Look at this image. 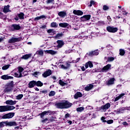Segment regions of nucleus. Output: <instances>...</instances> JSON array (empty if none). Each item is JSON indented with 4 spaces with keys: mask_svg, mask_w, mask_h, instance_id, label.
I'll use <instances>...</instances> for the list:
<instances>
[{
    "mask_svg": "<svg viewBox=\"0 0 130 130\" xmlns=\"http://www.w3.org/2000/svg\"><path fill=\"white\" fill-rule=\"evenodd\" d=\"M14 77L16 78H22V77H24V75L22 73H20L19 71L14 73Z\"/></svg>",
    "mask_w": 130,
    "mask_h": 130,
    "instance_id": "412c9836",
    "label": "nucleus"
},
{
    "mask_svg": "<svg viewBox=\"0 0 130 130\" xmlns=\"http://www.w3.org/2000/svg\"><path fill=\"white\" fill-rule=\"evenodd\" d=\"M99 24H100V25H104V24H105L104 23V21H99Z\"/></svg>",
    "mask_w": 130,
    "mask_h": 130,
    "instance_id": "6e6d98bb",
    "label": "nucleus"
},
{
    "mask_svg": "<svg viewBox=\"0 0 130 130\" xmlns=\"http://www.w3.org/2000/svg\"><path fill=\"white\" fill-rule=\"evenodd\" d=\"M68 117H70V114L67 113L65 115V118H68Z\"/></svg>",
    "mask_w": 130,
    "mask_h": 130,
    "instance_id": "13d9d810",
    "label": "nucleus"
},
{
    "mask_svg": "<svg viewBox=\"0 0 130 130\" xmlns=\"http://www.w3.org/2000/svg\"><path fill=\"white\" fill-rule=\"evenodd\" d=\"M31 56H32V54H27L22 56L20 58L21 59L27 60L29 59Z\"/></svg>",
    "mask_w": 130,
    "mask_h": 130,
    "instance_id": "6ab92c4d",
    "label": "nucleus"
},
{
    "mask_svg": "<svg viewBox=\"0 0 130 130\" xmlns=\"http://www.w3.org/2000/svg\"><path fill=\"white\" fill-rule=\"evenodd\" d=\"M3 122V125H5V124H6V125H8V126H15L16 125H18V124L15 121H12V122L5 121Z\"/></svg>",
    "mask_w": 130,
    "mask_h": 130,
    "instance_id": "0eeeda50",
    "label": "nucleus"
},
{
    "mask_svg": "<svg viewBox=\"0 0 130 130\" xmlns=\"http://www.w3.org/2000/svg\"><path fill=\"white\" fill-rule=\"evenodd\" d=\"M73 105L72 103H70L68 101H65L61 103H58L56 104V106L58 108H69Z\"/></svg>",
    "mask_w": 130,
    "mask_h": 130,
    "instance_id": "f257e3e1",
    "label": "nucleus"
},
{
    "mask_svg": "<svg viewBox=\"0 0 130 130\" xmlns=\"http://www.w3.org/2000/svg\"><path fill=\"white\" fill-rule=\"evenodd\" d=\"M57 43L58 45L57 46V48H61L62 46L64 45V43H63V41L58 40L57 41Z\"/></svg>",
    "mask_w": 130,
    "mask_h": 130,
    "instance_id": "f3484780",
    "label": "nucleus"
},
{
    "mask_svg": "<svg viewBox=\"0 0 130 130\" xmlns=\"http://www.w3.org/2000/svg\"><path fill=\"white\" fill-rule=\"evenodd\" d=\"M80 58H78L76 60L74 61V62H79V61H80Z\"/></svg>",
    "mask_w": 130,
    "mask_h": 130,
    "instance_id": "680f3d73",
    "label": "nucleus"
},
{
    "mask_svg": "<svg viewBox=\"0 0 130 130\" xmlns=\"http://www.w3.org/2000/svg\"><path fill=\"white\" fill-rule=\"evenodd\" d=\"M84 109H85L84 107H81L79 108H77L76 110L77 112H82V111H84Z\"/></svg>",
    "mask_w": 130,
    "mask_h": 130,
    "instance_id": "e433bc0d",
    "label": "nucleus"
},
{
    "mask_svg": "<svg viewBox=\"0 0 130 130\" xmlns=\"http://www.w3.org/2000/svg\"><path fill=\"white\" fill-rule=\"evenodd\" d=\"M21 27L19 24H13L11 26L12 31H15V30H20Z\"/></svg>",
    "mask_w": 130,
    "mask_h": 130,
    "instance_id": "ddd939ff",
    "label": "nucleus"
},
{
    "mask_svg": "<svg viewBox=\"0 0 130 130\" xmlns=\"http://www.w3.org/2000/svg\"><path fill=\"white\" fill-rule=\"evenodd\" d=\"M70 82V80H67V81L63 82L61 80H59V84L60 85V86H62V87H63V86H68L69 85V82Z\"/></svg>",
    "mask_w": 130,
    "mask_h": 130,
    "instance_id": "4468645a",
    "label": "nucleus"
},
{
    "mask_svg": "<svg viewBox=\"0 0 130 130\" xmlns=\"http://www.w3.org/2000/svg\"><path fill=\"white\" fill-rule=\"evenodd\" d=\"M1 79H2V80H13L14 77L10 76L9 75H4L1 76Z\"/></svg>",
    "mask_w": 130,
    "mask_h": 130,
    "instance_id": "f8f14e48",
    "label": "nucleus"
},
{
    "mask_svg": "<svg viewBox=\"0 0 130 130\" xmlns=\"http://www.w3.org/2000/svg\"><path fill=\"white\" fill-rule=\"evenodd\" d=\"M47 120H48V118H45V119L43 120L42 121V122H46V121H47Z\"/></svg>",
    "mask_w": 130,
    "mask_h": 130,
    "instance_id": "e2e57ef3",
    "label": "nucleus"
},
{
    "mask_svg": "<svg viewBox=\"0 0 130 130\" xmlns=\"http://www.w3.org/2000/svg\"><path fill=\"white\" fill-rule=\"evenodd\" d=\"M121 12V13H123L122 15H123V16H124V15L126 14V13H125V11L124 8H122Z\"/></svg>",
    "mask_w": 130,
    "mask_h": 130,
    "instance_id": "864d4df0",
    "label": "nucleus"
},
{
    "mask_svg": "<svg viewBox=\"0 0 130 130\" xmlns=\"http://www.w3.org/2000/svg\"><path fill=\"white\" fill-rule=\"evenodd\" d=\"M41 28H42V29H45V28H46V25H42Z\"/></svg>",
    "mask_w": 130,
    "mask_h": 130,
    "instance_id": "774afa93",
    "label": "nucleus"
},
{
    "mask_svg": "<svg viewBox=\"0 0 130 130\" xmlns=\"http://www.w3.org/2000/svg\"><path fill=\"white\" fill-rule=\"evenodd\" d=\"M23 71H24V69L22 67L18 68V72H19L20 74H22V73L23 72Z\"/></svg>",
    "mask_w": 130,
    "mask_h": 130,
    "instance_id": "a18cd8bd",
    "label": "nucleus"
},
{
    "mask_svg": "<svg viewBox=\"0 0 130 130\" xmlns=\"http://www.w3.org/2000/svg\"><path fill=\"white\" fill-rule=\"evenodd\" d=\"M109 70H111V64H108L101 70V73H107Z\"/></svg>",
    "mask_w": 130,
    "mask_h": 130,
    "instance_id": "39448f33",
    "label": "nucleus"
},
{
    "mask_svg": "<svg viewBox=\"0 0 130 130\" xmlns=\"http://www.w3.org/2000/svg\"><path fill=\"white\" fill-rule=\"evenodd\" d=\"M114 59L115 58L113 57H108L107 61H108L109 62H111V61H113Z\"/></svg>",
    "mask_w": 130,
    "mask_h": 130,
    "instance_id": "ea45409f",
    "label": "nucleus"
},
{
    "mask_svg": "<svg viewBox=\"0 0 130 130\" xmlns=\"http://www.w3.org/2000/svg\"><path fill=\"white\" fill-rule=\"evenodd\" d=\"M91 19V15H84L81 17L80 20L82 22H86V21H89Z\"/></svg>",
    "mask_w": 130,
    "mask_h": 130,
    "instance_id": "1a4fd4ad",
    "label": "nucleus"
},
{
    "mask_svg": "<svg viewBox=\"0 0 130 130\" xmlns=\"http://www.w3.org/2000/svg\"><path fill=\"white\" fill-rule=\"evenodd\" d=\"M61 69H63V70H68V69L67 66H64L63 64L61 65Z\"/></svg>",
    "mask_w": 130,
    "mask_h": 130,
    "instance_id": "603ef678",
    "label": "nucleus"
},
{
    "mask_svg": "<svg viewBox=\"0 0 130 130\" xmlns=\"http://www.w3.org/2000/svg\"><path fill=\"white\" fill-rule=\"evenodd\" d=\"M51 74H52V72L51 70H48L46 71L44 74H42L43 77L44 78H47V77H49V76H51Z\"/></svg>",
    "mask_w": 130,
    "mask_h": 130,
    "instance_id": "9d476101",
    "label": "nucleus"
},
{
    "mask_svg": "<svg viewBox=\"0 0 130 130\" xmlns=\"http://www.w3.org/2000/svg\"><path fill=\"white\" fill-rule=\"evenodd\" d=\"M50 113L49 111H44V112H43L42 113L40 114L41 118H42L43 117V116H44L45 115L48 114V113Z\"/></svg>",
    "mask_w": 130,
    "mask_h": 130,
    "instance_id": "c9c22d12",
    "label": "nucleus"
},
{
    "mask_svg": "<svg viewBox=\"0 0 130 130\" xmlns=\"http://www.w3.org/2000/svg\"><path fill=\"white\" fill-rule=\"evenodd\" d=\"M109 9V8L108 7V6H107L106 5H104L103 6L104 11H107V10H108Z\"/></svg>",
    "mask_w": 130,
    "mask_h": 130,
    "instance_id": "8fccbe9b",
    "label": "nucleus"
},
{
    "mask_svg": "<svg viewBox=\"0 0 130 130\" xmlns=\"http://www.w3.org/2000/svg\"><path fill=\"white\" fill-rule=\"evenodd\" d=\"M55 120L54 117H52L51 119H49V121H54Z\"/></svg>",
    "mask_w": 130,
    "mask_h": 130,
    "instance_id": "4d7b16f0",
    "label": "nucleus"
},
{
    "mask_svg": "<svg viewBox=\"0 0 130 130\" xmlns=\"http://www.w3.org/2000/svg\"><path fill=\"white\" fill-rule=\"evenodd\" d=\"M93 85L92 84H89L85 87V91H90L93 89Z\"/></svg>",
    "mask_w": 130,
    "mask_h": 130,
    "instance_id": "cd10ccee",
    "label": "nucleus"
},
{
    "mask_svg": "<svg viewBox=\"0 0 130 130\" xmlns=\"http://www.w3.org/2000/svg\"><path fill=\"white\" fill-rule=\"evenodd\" d=\"M46 17L45 15H41L40 16L37 17L35 18V21H38L39 20H41V19H45Z\"/></svg>",
    "mask_w": 130,
    "mask_h": 130,
    "instance_id": "7c9ffc66",
    "label": "nucleus"
},
{
    "mask_svg": "<svg viewBox=\"0 0 130 130\" xmlns=\"http://www.w3.org/2000/svg\"><path fill=\"white\" fill-rule=\"evenodd\" d=\"M59 26L62 28H66V27L69 26V24L67 23H61L59 24Z\"/></svg>",
    "mask_w": 130,
    "mask_h": 130,
    "instance_id": "2f4dec72",
    "label": "nucleus"
},
{
    "mask_svg": "<svg viewBox=\"0 0 130 130\" xmlns=\"http://www.w3.org/2000/svg\"><path fill=\"white\" fill-rule=\"evenodd\" d=\"M3 12L4 13H5V14L9 13V12H10V6L8 5L5 6L3 9Z\"/></svg>",
    "mask_w": 130,
    "mask_h": 130,
    "instance_id": "bb28decb",
    "label": "nucleus"
},
{
    "mask_svg": "<svg viewBox=\"0 0 130 130\" xmlns=\"http://www.w3.org/2000/svg\"><path fill=\"white\" fill-rule=\"evenodd\" d=\"M127 107H123V108H121L119 110H117L118 112H119V113H120V112H121V111H124V110H127Z\"/></svg>",
    "mask_w": 130,
    "mask_h": 130,
    "instance_id": "58836bf2",
    "label": "nucleus"
},
{
    "mask_svg": "<svg viewBox=\"0 0 130 130\" xmlns=\"http://www.w3.org/2000/svg\"><path fill=\"white\" fill-rule=\"evenodd\" d=\"M118 8L120 9V10H118V12L119 13H121V10L122 8H121V6H118Z\"/></svg>",
    "mask_w": 130,
    "mask_h": 130,
    "instance_id": "bf43d9fd",
    "label": "nucleus"
},
{
    "mask_svg": "<svg viewBox=\"0 0 130 130\" xmlns=\"http://www.w3.org/2000/svg\"><path fill=\"white\" fill-rule=\"evenodd\" d=\"M54 95H55V91H51L49 93V96L50 97L54 96Z\"/></svg>",
    "mask_w": 130,
    "mask_h": 130,
    "instance_id": "37998d69",
    "label": "nucleus"
},
{
    "mask_svg": "<svg viewBox=\"0 0 130 130\" xmlns=\"http://www.w3.org/2000/svg\"><path fill=\"white\" fill-rule=\"evenodd\" d=\"M82 96H83V94H82V93L80 92H77L74 95V98L75 99H78V98H80V97H82Z\"/></svg>",
    "mask_w": 130,
    "mask_h": 130,
    "instance_id": "a878e982",
    "label": "nucleus"
},
{
    "mask_svg": "<svg viewBox=\"0 0 130 130\" xmlns=\"http://www.w3.org/2000/svg\"><path fill=\"white\" fill-rule=\"evenodd\" d=\"M7 87L4 89V92L5 93H9L13 91V88H14V81H11L7 85Z\"/></svg>",
    "mask_w": 130,
    "mask_h": 130,
    "instance_id": "7ed1b4c3",
    "label": "nucleus"
},
{
    "mask_svg": "<svg viewBox=\"0 0 130 130\" xmlns=\"http://www.w3.org/2000/svg\"><path fill=\"white\" fill-rule=\"evenodd\" d=\"M125 54V51L124 50L121 49L119 50V54L120 55L123 56Z\"/></svg>",
    "mask_w": 130,
    "mask_h": 130,
    "instance_id": "4c0bfd02",
    "label": "nucleus"
},
{
    "mask_svg": "<svg viewBox=\"0 0 130 130\" xmlns=\"http://www.w3.org/2000/svg\"><path fill=\"white\" fill-rule=\"evenodd\" d=\"M40 74L41 73L39 72H36L32 73V76H34L35 77H36V78H37V76H38V75H40Z\"/></svg>",
    "mask_w": 130,
    "mask_h": 130,
    "instance_id": "c03bdc74",
    "label": "nucleus"
},
{
    "mask_svg": "<svg viewBox=\"0 0 130 130\" xmlns=\"http://www.w3.org/2000/svg\"><path fill=\"white\" fill-rule=\"evenodd\" d=\"M25 14L23 12H21L17 14V17L20 19V20H24V16Z\"/></svg>",
    "mask_w": 130,
    "mask_h": 130,
    "instance_id": "c85d7f7f",
    "label": "nucleus"
},
{
    "mask_svg": "<svg viewBox=\"0 0 130 130\" xmlns=\"http://www.w3.org/2000/svg\"><path fill=\"white\" fill-rule=\"evenodd\" d=\"M45 52H46L47 53H49L52 55H54V54H56V53H57V52L56 51H54L52 50H46L45 51Z\"/></svg>",
    "mask_w": 130,
    "mask_h": 130,
    "instance_id": "4be33fe9",
    "label": "nucleus"
},
{
    "mask_svg": "<svg viewBox=\"0 0 130 130\" xmlns=\"http://www.w3.org/2000/svg\"><path fill=\"white\" fill-rule=\"evenodd\" d=\"M36 85L37 87H42L43 86V83H42L40 81H36Z\"/></svg>",
    "mask_w": 130,
    "mask_h": 130,
    "instance_id": "473e14b6",
    "label": "nucleus"
},
{
    "mask_svg": "<svg viewBox=\"0 0 130 130\" xmlns=\"http://www.w3.org/2000/svg\"><path fill=\"white\" fill-rule=\"evenodd\" d=\"M101 108L103 110H107V109L110 108V103H108L106 105H103L101 107Z\"/></svg>",
    "mask_w": 130,
    "mask_h": 130,
    "instance_id": "a211bd4d",
    "label": "nucleus"
},
{
    "mask_svg": "<svg viewBox=\"0 0 130 130\" xmlns=\"http://www.w3.org/2000/svg\"><path fill=\"white\" fill-rule=\"evenodd\" d=\"M61 36H62V34H57L56 36V38H57V39H59L60 37H61Z\"/></svg>",
    "mask_w": 130,
    "mask_h": 130,
    "instance_id": "09e8293b",
    "label": "nucleus"
},
{
    "mask_svg": "<svg viewBox=\"0 0 130 130\" xmlns=\"http://www.w3.org/2000/svg\"><path fill=\"white\" fill-rule=\"evenodd\" d=\"M95 5V2L93 1H91L90 2L89 7H91L92 6H94Z\"/></svg>",
    "mask_w": 130,
    "mask_h": 130,
    "instance_id": "3c124183",
    "label": "nucleus"
},
{
    "mask_svg": "<svg viewBox=\"0 0 130 130\" xmlns=\"http://www.w3.org/2000/svg\"><path fill=\"white\" fill-rule=\"evenodd\" d=\"M58 15L60 17V18H64L67 16V12L64 11H61L58 13Z\"/></svg>",
    "mask_w": 130,
    "mask_h": 130,
    "instance_id": "aec40b11",
    "label": "nucleus"
},
{
    "mask_svg": "<svg viewBox=\"0 0 130 130\" xmlns=\"http://www.w3.org/2000/svg\"><path fill=\"white\" fill-rule=\"evenodd\" d=\"M53 30L52 29H49L47 30L48 33H51L52 32H53Z\"/></svg>",
    "mask_w": 130,
    "mask_h": 130,
    "instance_id": "338daca9",
    "label": "nucleus"
},
{
    "mask_svg": "<svg viewBox=\"0 0 130 130\" xmlns=\"http://www.w3.org/2000/svg\"><path fill=\"white\" fill-rule=\"evenodd\" d=\"M51 27H57L58 25L57 23H56V22H52L51 24Z\"/></svg>",
    "mask_w": 130,
    "mask_h": 130,
    "instance_id": "de8ad7c7",
    "label": "nucleus"
},
{
    "mask_svg": "<svg viewBox=\"0 0 130 130\" xmlns=\"http://www.w3.org/2000/svg\"><path fill=\"white\" fill-rule=\"evenodd\" d=\"M73 14H74V15H77V16H83V14H84V13H83L81 10H75L73 11Z\"/></svg>",
    "mask_w": 130,
    "mask_h": 130,
    "instance_id": "dca6fc26",
    "label": "nucleus"
},
{
    "mask_svg": "<svg viewBox=\"0 0 130 130\" xmlns=\"http://www.w3.org/2000/svg\"><path fill=\"white\" fill-rule=\"evenodd\" d=\"M24 95L23 94H19L18 95L16 96V99H17V100H21V99H22V98H23Z\"/></svg>",
    "mask_w": 130,
    "mask_h": 130,
    "instance_id": "79ce46f5",
    "label": "nucleus"
},
{
    "mask_svg": "<svg viewBox=\"0 0 130 130\" xmlns=\"http://www.w3.org/2000/svg\"><path fill=\"white\" fill-rule=\"evenodd\" d=\"M124 95H125V94L124 93H122L121 94H120L118 97H116L115 99V102H116V101H118V100H119V99H120V98H121V97L124 96Z\"/></svg>",
    "mask_w": 130,
    "mask_h": 130,
    "instance_id": "72a5a7b5",
    "label": "nucleus"
},
{
    "mask_svg": "<svg viewBox=\"0 0 130 130\" xmlns=\"http://www.w3.org/2000/svg\"><path fill=\"white\" fill-rule=\"evenodd\" d=\"M70 63H72V62L70 61H68L66 62V67H67L68 69H69V68L71 67V64H70Z\"/></svg>",
    "mask_w": 130,
    "mask_h": 130,
    "instance_id": "49530a36",
    "label": "nucleus"
},
{
    "mask_svg": "<svg viewBox=\"0 0 130 130\" xmlns=\"http://www.w3.org/2000/svg\"><path fill=\"white\" fill-rule=\"evenodd\" d=\"M11 67V64L5 65L2 67V70L3 71H7Z\"/></svg>",
    "mask_w": 130,
    "mask_h": 130,
    "instance_id": "f704fd0d",
    "label": "nucleus"
},
{
    "mask_svg": "<svg viewBox=\"0 0 130 130\" xmlns=\"http://www.w3.org/2000/svg\"><path fill=\"white\" fill-rule=\"evenodd\" d=\"M93 68V63L91 61H88L85 64V68L88 69V68Z\"/></svg>",
    "mask_w": 130,
    "mask_h": 130,
    "instance_id": "b1692460",
    "label": "nucleus"
},
{
    "mask_svg": "<svg viewBox=\"0 0 130 130\" xmlns=\"http://www.w3.org/2000/svg\"><path fill=\"white\" fill-rule=\"evenodd\" d=\"M107 123H108V124L113 123V120H109L107 121Z\"/></svg>",
    "mask_w": 130,
    "mask_h": 130,
    "instance_id": "5fc2aeb1",
    "label": "nucleus"
},
{
    "mask_svg": "<svg viewBox=\"0 0 130 130\" xmlns=\"http://www.w3.org/2000/svg\"><path fill=\"white\" fill-rule=\"evenodd\" d=\"M36 85V81H31L28 84L29 88H33L34 86Z\"/></svg>",
    "mask_w": 130,
    "mask_h": 130,
    "instance_id": "5701e85b",
    "label": "nucleus"
},
{
    "mask_svg": "<svg viewBox=\"0 0 130 130\" xmlns=\"http://www.w3.org/2000/svg\"><path fill=\"white\" fill-rule=\"evenodd\" d=\"M16 107L14 106H0V112H5L6 111H10L14 110Z\"/></svg>",
    "mask_w": 130,
    "mask_h": 130,
    "instance_id": "f03ea898",
    "label": "nucleus"
},
{
    "mask_svg": "<svg viewBox=\"0 0 130 130\" xmlns=\"http://www.w3.org/2000/svg\"><path fill=\"white\" fill-rule=\"evenodd\" d=\"M87 54L89 56H94V55H98V54H99V52L98 51V50H96L95 51H90L87 53Z\"/></svg>",
    "mask_w": 130,
    "mask_h": 130,
    "instance_id": "9b49d317",
    "label": "nucleus"
},
{
    "mask_svg": "<svg viewBox=\"0 0 130 130\" xmlns=\"http://www.w3.org/2000/svg\"><path fill=\"white\" fill-rule=\"evenodd\" d=\"M107 30L108 32H110L111 33H115V32H117L118 29L117 27L109 26L107 27Z\"/></svg>",
    "mask_w": 130,
    "mask_h": 130,
    "instance_id": "423d86ee",
    "label": "nucleus"
},
{
    "mask_svg": "<svg viewBox=\"0 0 130 130\" xmlns=\"http://www.w3.org/2000/svg\"><path fill=\"white\" fill-rule=\"evenodd\" d=\"M14 116H15V113H9L8 114H6L3 115V118L4 119L13 118V117H14Z\"/></svg>",
    "mask_w": 130,
    "mask_h": 130,
    "instance_id": "6e6552de",
    "label": "nucleus"
},
{
    "mask_svg": "<svg viewBox=\"0 0 130 130\" xmlns=\"http://www.w3.org/2000/svg\"><path fill=\"white\" fill-rule=\"evenodd\" d=\"M6 103L8 105H15L17 104V101H13L12 100H7L6 101Z\"/></svg>",
    "mask_w": 130,
    "mask_h": 130,
    "instance_id": "2eb2a0df",
    "label": "nucleus"
},
{
    "mask_svg": "<svg viewBox=\"0 0 130 130\" xmlns=\"http://www.w3.org/2000/svg\"><path fill=\"white\" fill-rule=\"evenodd\" d=\"M22 40V38H15L12 37L11 39H10L8 41V43H15L16 42H19V41H21Z\"/></svg>",
    "mask_w": 130,
    "mask_h": 130,
    "instance_id": "20e7f679",
    "label": "nucleus"
},
{
    "mask_svg": "<svg viewBox=\"0 0 130 130\" xmlns=\"http://www.w3.org/2000/svg\"><path fill=\"white\" fill-rule=\"evenodd\" d=\"M122 124H123V125H128V124L126 122H123Z\"/></svg>",
    "mask_w": 130,
    "mask_h": 130,
    "instance_id": "69168bd1",
    "label": "nucleus"
},
{
    "mask_svg": "<svg viewBox=\"0 0 130 130\" xmlns=\"http://www.w3.org/2000/svg\"><path fill=\"white\" fill-rule=\"evenodd\" d=\"M114 81H115V79H114V78H110V80L108 81L107 85H113V84H114Z\"/></svg>",
    "mask_w": 130,
    "mask_h": 130,
    "instance_id": "393cba45",
    "label": "nucleus"
},
{
    "mask_svg": "<svg viewBox=\"0 0 130 130\" xmlns=\"http://www.w3.org/2000/svg\"><path fill=\"white\" fill-rule=\"evenodd\" d=\"M46 3L47 5L49 4H52V5H54V0H47Z\"/></svg>",
    "mask_w": 130,
    "mask_h": 130,
    "instance_id": "a19ab883",
    "label": "nucleus"
},
{
    "mask_svg": "<svg viewBox=\"0 0 130 130\" xmlns=\"http://www.w3.org/2000/svg\"><path fill=\"white\" fill-rule=\"evenodd\" d=\"M81 69L82 72H84L85 69V67L84 66L81 67Z\"/></svg>",
    "mask_w": 130,
    "mask_h": 130,
    "instance_id": "0e129e2a",
    "label": "nucleus"
},
{
    "mask_svg": "<svg viewBox=\"0 0 130 130\" xmlns=\"http://www.w3.org/2000/svg\"><path fill=\"white\" fill-rule=\"evenodd\" d=\"M44 54V52H43V50H39L37 51L36 53V54H38V55H40V56H43V54Z\"/></svg>",
    "mask_w": 130,
    "mask_h": 130,
    "instance_id": "c756f323",
    "label": "nucleus"
},
{
    "mask_svg": "<svg viewBox=\"0 0 130 130\" xmlns=\"http://www.w3.org/2000/svg\"><path fill=\"white\" fill-rule=\"evenodd\" d=\"M41 92L43 93L44 94H46V93H47V90H42L41 91Z\"/></svg>",
    "mask_w": 130,
    "mask_h": 130,
    "instance_id": "052dcab7",
    "label": "nucleus"
}]
</instances>
